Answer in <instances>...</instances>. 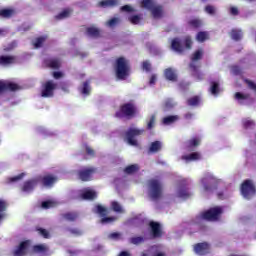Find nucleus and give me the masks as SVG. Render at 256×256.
Returning a JSON list of instances; mask_svg holds the SVG:
<instances>
[{
	"instance_id": "nucleus-1",
	"label": "nucleus",
	"mask_w": 256,
	"mask_h": 256,
	"mask_svg": "<svg viewBox=\"0 0 256 256\" xmlns=\"http://www.w3.org/2000/svg\"><path fill=\"white\" fill-rule=\"evenodd\" d=\"M114 69L116 78L119 81H125L131 75V62L127 58L120 56L115 60Z\"/></svg>"
},
{
	"instance_id": "nucleus-2",
	"label": "nucleus",
	"mask_w": 256,
	"mask_h": 256,
	"mask_svg": "<svg viewBox=\"0 0 256 256\" xmlns=\"http://www.w3.org/2000/svg\"><path fill=\"white\" fill-rule=\"evenodd\" d=\"M139 109L133 102H128L120 105L118 111L115 112L114 117L117 119H133L137 117Z\"/></svg>"
},
{
	"instance_id": "nucleus-3",
	"label": "nucleus",
	"mask_w": 256,
	"mask_h": 256,
	"mask_svg": "<svg viewBox=\"0 0 256 256\" xmlns=\"http://www.w3.org/2000/svg\"><path fill=\"white\" fill-rule=\"evenodd\" d=\"M148 193L152 201H159L163 197V183L158 179L148 180Z\"/></svg>"
},
{
	"instance_id": "nucleus-4",
	"label": "nucleus",
	"mask_w": 256,
	"mask_h": 256,
	"mask_svg": "<svg viewBox=\"0 0 256 256\" xmlns=\"http://www.w3.org/2000/svg\"><path fill=\"white\" fill-rule=\"evenodd\" d=\"M240 191L244 199H253V197H255L256 195V187L255 184L253 183V180H244L240 186Z\"/></svg>"
},
{
	"instance_id": "nucleus-5",
	"label": "nucleus",
	"mask_w": 256,
	"mask_h": 256,
	"mask_svg": "<svg viewBox=\"0 0 256 256\" xmlns=\"http://www.w3.org/2000/svg\"><path fill=\"white\" fill-rule=\"evenodd\" d=\"M223 214V209L221 207L210 208L200 214L201 219L204 221H219V218Z\"/></svg>"
},
{
	"instance_id": "nucleus-6",
	"label": "nucleus",
	"mask_w": 256,
	"mask_h": 256,
	"mask_svg": "<svg viewBox=\"0 0 256 256\" xmlns=\"http://www.w3.org/2000/svg\"><path fill=\"white\" fill-rule=\"evenodd\" d=\"M95 173H97V168L93 166L83 167L77 171V177L80 181L88 182L93 180Z\"/></svg>"
},
{
	"instance_id": "nucleus-7",
	"label": "nucleus",
	"mask_w": 256,
	"mask_h": 256,
	"mask_svg": "<svg viewBox=\"0 0 256 256\" xmlns=\"http://www.w3.org/2000/svg\"><path fill=\"white\" fill-rule=\"evenodd\" d=\"M96 213H98V215L102 217L100 219L101 225H107L109 223L117 221V217H107V208L103 207L101 204L96 205Z\"/></svg>"
},
{
	"instance_id": "nucleus-8",
	"label": "nucleus",
	"mask_w": 256,
	"mask_h": 256,
	"mask_svg": "<svg viewBox=\"0 0 256 256\" xmlns=\"http://www.w3.org/2000/svg\"><path fill=\"white\" fill-rule=\"evenodd\" d=\"M55 89H57V85L53 80H48L43 84V88L41 90V97H53L55 94Z\"/></svg>"
},
{
	"instance_id": "nucleus-9",
	"label": "nucleus",
	"mask_w": 256,
	"mask_h": 256,
	"mask_svg": "<svg viewBox=\"0 0 256 256\" xmlns=\"http://www.w3.org/2000/svg\"><path fill=\"white\" fill-rule=\"evenodd\" d=\"M145 133V130L143 129H137V128H130L126 132V137L129 145L137 146V140H135V137H139V135H143Z\"/></svg>"
},
{
	"instance_id": "nucleus-10",
	"label": "nucleus",
	"mask_w": 256,
	"mask_h": 256,
	"mask_svg": "<svg viewBox=\"0 0 256 256\" xmlns=\"http://www.w3.org/2000/svg\"><path fill=\"white\" fill-rule=\"evenodd\" d=\"M31 247V240H25L20 242V244L13 251V256H27L29 249Z\"/></svg>"
},
{
	"instance_id": "nucleus-11",
	"label": "nucleus",
	"mask_w": 256,
	"mask_h": 256,
	"mask_svg": "<svg viewBox=\"0 0 256 256\" xmlns=\"http://www.w3.org/2000/svg\"><path fill=\"white\" fill-rule=\"evenodd\" d=\"M194 253L196 255L205 256L211 253V245L207 242H201L194 245Z\"/></svg>"
},
{
	"instance_id": "nucleus-12",
	"label": "nucleus",
	"mask_w": 256,
	"mask_h": 256,
	"mask_svg": "<svg viewBox=\"0 0 256 256\" xmlns=\"http://www.w3.org/2000/svg\"><path fill=\"white\" fill-rule=\"evenodd\" d=\"M149 227L151 229V235L153 239H159L163 237V229L161 228V224L159 222L151 221L149 223Z\"/></svg>"
},
{
	"instance_id": "nucleus-13",
	"label": "nucleus",
	"mask_w": 256,
	"mask_h": 256,
	"mask_svg": "<svg viewBox=\"0 0 256 256\" xmlns=\"http://www.w3.org/2000/svg\"><path fill=\"white\" fill-rule=\"evenodd\" d=\"M36 179H38V183H41L43 187H51L57 183V176L53 175L38 176Z\"/></svg>"
},
{
	"instance_id": "nucleus-14",
	"label": "nucleus",
	"mask_w": 256,
	"mask_h": 256,
	"mask_svg": "<svg viewBox=\"0 0 256 256\" xmlns=\"http://www.w3.org/2000/svg\"><path fill=\"white\" fill-rule=\"evenodd\" d=\"M37 185H39V179H37V177L27 180L22 186V191L24 193H31V191H33Z\"/></svg>"
},
{
	"instance_id": "nucleus-15",
	"label": "nucleus",
	"mask_w": 256,
	"mask_h": 256,
	"mask_svg": "<svg viewBox=\"0 0 256 256\" xmlns=\"http://www.w3.org/2000/svg\"><path fill=\"white\" fill-rule=\"evenodd\" d=\"M44 65L47 67V69H60L61 60L57 58H47L44 60Z\"/></svg>"
},
{
	"instance_id": "nucleus-16",
	"label": "nucleus",
	"mask_w": 256,
	"mask_h": 256,
	"mask_svg": "<svg viewBox=\"0 0 256 256\" xmlns=\"http://www.w3.org/2000/svg\"><path fill=\"white\" fill-rule=\"evenodd\" d=\"M171 49L172 51H175V53H183L185 51V47H183V44L181 43V39L174 38L171 41Z\"/></svg>"
},
{
	"instance_id": "nucleus-17",
	"label": "nucleus",
	"mask_w": 256,
	"mask_h": 256,
	"mask_svg": "<svg viewBox=\"0 0 256 256\" xmlns=\"http://www.w3.org/2000/svg\"><path fill=\"white\" fill-rule=\"evenodd\" d=\"M201 145V138L193 137L186 142V151H195L196 147Z\"/></svg>"
},
{
	"instance_id": "nucleus-18",
	"label": "nucleus",
	"mask_w": 256,
	"mask_h": 256,
	"mask_svg": "<svg viewBox=\"0 0 256 256\" xmlns=\"http://www.w3.org/2000/svg\"><path fill=\"white\" fill-rule=\"evenodd\" d=\"M16 62H17V57L15 56H5V55L0 56V65H2L3 67L7 65H13Z\"/></svg>"
},
{
	"instance_id": "nucleus-19",
	"label": "nucleus",
	"mask_w": 256,
	"mask_h": 256,
	"mask_svg": "<svg viewBox=\"0 0 256 256\" xmlns=\"http://www.w3.org/2000/svg\"><path fill=\"white\" fill-rule=\"evenodd\" d=\"M62 219H65V221H70L71 223H74V221H77L79 219V212H66L61 214Z\"/></svg>"
},
{
	"instance_id": "nucleus-20",
	"label": "nucleus",
	"mask_w": 256,
	"mask_h": 256,
	"mask_svg": "<svg viewBox=\"0 0 256 256\" xmlns=\"http://www.w3.org/2000/svg\"><path fill=\"white\" fill-rule=\"evenodd\" d=\"M182 161H186V163H189L191 161H199L201 159V153L199 152H192L187 155H183L181 157Z\"/></svg>"
},
{
	"instance_id": "nucleus-21",
	"label": "nucleus",
	"mask_w": 256,
	"mask_h": 256,
	"mask_svg": "<svg viewBox=\"0 0 256 256\" xmlns=\"http://www.w3.org/2000/svg\"><path fill=\"white\" fill-rule=\"evenodd\" d=\"M81 199L84 201H93L94 199H97V192L93 190H86L81 194Z\"/></svg>"
},
{
	"instance_id": "nucleus-22",
	"label": "nucleus",
	"mask_w": 256,
	"mask_h": 256,
	"mask_svg": "<svg viewBox=\"0 0 256 256\" xmlns=\"http://www.w3.org/2000/svg\"><path fill=\"white\" fill-rule=\"evenodd\" d=\"M177 196L180 199H189V197H191V192H189V188L186 186H180L177 192Z\"/></svg>"
},
{
	"instance_id": "nucleus-23",
	"label": "nucleus",
	"mask_w": 256,
	"mask_h": 256,
	"mask_svg": "<svg viewBox=\"0 0 256 256\" xmlns=\"http://www.w3.org/2000/svg\"><path fill=\"white\" fill-rule=\"evenodd\" d=\"M209 91H210L211 95H214V97H217V95H219V93H221V86H220L219 82H217V81L210 82Z\"/></svg>"
},
{
	"instance_id": "nucleus-24",
	"label": "nucleus",
	"mask_w": 256,
	"mask_h": 256,
	"mask_svg": "<svg viewBox=\"0 0 256 256\" xmlns=\"http://www.w3.org/2000/svg\"><path fill=\"white\" fill-rule=\"evenodd\" d=\"M189 68L191 69L193 76L196 77L198 81H203V73L199 71V68L195 63H190Z\"/></svg>"
},
{
	"instance_id": "nucleus-25",
	"label": "nucleus",
	"mask_w": 256,
	"mask_h": 256,
	"mask_svg": "<svg viewBox=\"0 0 256 256\" xmlns=\"http://www.w3.org/2000/svg\"><path fill=\"white\" fill-rule=\"evenodd\" d=\"M162 148H163V144L161 143V141L156 140L150 144L148 152L159 153V151H161Z\"/></svg>"
},
{
	"instance_id": "nucleus-26",
	"label": "nucleus",
	"mask_w": 256,
	"mask_h": 256,
	"mask_svg": "<svg viewBox=\"0 0 256 256\" xmlns=\"http://www.w3.org/2000/svg\"><path fill=\"white\" fill-rule=\"evenodd\" d=\"M164 77H166L167 81H177V74L172 68H167L164 70Z\"/></svg>"
},
{
	"instance_id": "nucleus-27",
	"label": "nucleus",
	"mask_w": 256,
	"mask_h": 256,
	"mask_svg": "<svg viewBox=\"0 0 256 256\" xmlns=\"http://www.w3.org/2000/svg\"><path fill=\"white\" fill-rule=\"evenodd\" d=\"M99 7H117L119 0H102L98 3Z\"/></svg>"
},
{
	"instance_id": "nucleus-28",
	"label": "nucleus",
	"mask_w": 256,
	"mask_h": 256,
	"mask_svg": "<svg viewBox=\"0 0 256 256\" xmlns=\"http://www.w3.org/2000/svg\"><path fill=\"white\" fill-rule=\"evenodd\" d=\"M179 121L178 115H170L163 118L162 123L163 125H173V123H177Z\"/></svg>"
},
{
	"instance_id": "nucleus-29",
	"label": "nucleus",
	"mask_w": 256,
	"mask_h": 256,
	"mask_svg": "<svg viewBox=\"0 0 256 256\" xmlns=\"http://www.w3.org/2000/svg\"><path fill=\"white\" fill-rule=\"evenodd\" d=\"M32 251L33 253L43 254L49 251V247H47L45 244H37L32 247Z\"/></svg>"
},
{
	"instance_id": "nucleus-30",
	"label": "nucleus",
	"mask_w": 256,
	"mask_h": 256,
	"mask_svg": "<svg viewBox=\"0 0 256 256\" xmlns=\"http://www.w3.org/2000/svg\"><path fill=\"white\" fill-rule=\"evenodd\" d=\"M80 93L84 95L85 97H88V95H91V85L89 80H86L82 84V88L80 89Z\"/></svg>"
},
{
	"instance_id": "nucleus-31",
	"label": "nucleus",
	"mask_w": 256,
	"mask_h": 256,
	"mask_svg": "<svg viewBox=\"0 0 256 256\" xmlns=\"http://www.w3.org/2000/svg\"><path fill=\"white\" fill-rule=\"evenodd\" d=\"M86 33L90 37H94V39H98V37H101V30L95 27H88L86 29Z\"/></svg>"
},
{
	"instance_id": "nucleus-32",
	"label": "nucleus",
	"mask_w": 256,
	"mask_h": 256,
	"mask_svg": "<svg viewBox=\"0 0 256 256\" xmlns=\"http://www.w3.org/2000/svg\"><path fill=\"white\" fill-rule=\"evenodd\" d=\"M71 13H73V10H71L70 8H66L58 15H56L55 19H57V21H61V19H67L68 17H71Z\"/></svg>"
},
{
	"instance_id": "nucleus-33",
	"label": "nucleus",
	"mask_w": 256,
	"mask_h": 256,
	"mask_svg": "<svg viewBox=\"0 0 256 256\" xmlns=\"http://www.w3.org/2000/svg\"><path fill=\"white\" fill-rule=\"evenodd\" d=\"M128 21L132 25H139L143 21V14H136L128 17Z\"/></svg>"
},
{
	"instance_id": "nucleus-34",
	"label": "nucleus",
	"mask_w": 256,
	"mask_h": 256,
	"mask_svg": "<svg viewBox=\"0 0 256 256\" xmlns=\"http://www.w3.org/2000/svg\"><path fill=\"white\" fill-rule=\"evenodd\" d=\"M203 49L200 48L198 50H196L192 55H191V61L192 63H195V61H201V59H203Z\"/></svg>"
},
{
	"instance_id": "nucleus-35",
	"label": "nucleus",
	"mask_w": 256,
	"mask_h": 256,
	"mask_svg": "<svg viewBox=\"0 0 256 256\" xmlns=\"http://www.w3.org/2000/svg\"><path fill=\"white\" fill-rule=\"evenodd\" d=\"M199 103H201V97L199 96H193L187 99V105L189 107H197L199 106Z\"/></svg>"
},
{
	"instance_id": "nucleus-36",
	"label": "nucleus",
	"mask_w": 256,
	"mask_h": 256,
	"mask_svg": "<svg viewBox=\"0 0 256 256\" xmlns=\"http://www.w3.org/2000/svg\"><path fill=\"white\" fill-rule=\"evenodd\" d=\"M207 39H209L208 32L200 31L196 35V41H198V43H205V41H207Z\"/></svg>"
},
{
	"instance_id": "nucleus-37",
	"label": "nucleus",
	"mask_w": 256,
	"mask_h": 256,
	"mask_svg": "<svg viewBox=\"0 0 256 256\" xmlns=\"http://www.w3.org/2000/svg\"><path fill=\"white\" fill-rule=\"evenodd\" d=\"M137 171H139V165L137 164H131L124 169V173H126V175H133L137 173Z\"/></svg>"
},
{
	"instance_id": "nucleus-38",
	"label": "nucleus",
	"mask_w": 256,
	"mask_h": 256,
	"mask_svg": "<svg viewBox=\"0 0 256 256\" xmlns=\"http://www.w3.org/2000/svg\"><path fill=\"white\" fill-rule=\"evenodd\" d=\"M150 11L155 19H159V17H161L163 15V7L162 6H154V7H152V9Z\"/></svg>"
},
{
	"instance_id": "nucleus-39",
	"label": "nucleus",
	"mask_w": 256,
	"mask_h": 256,
	"mask_svg": "<svg viewBox=\"0 0 256 256\" xmlns=\"http://www.w3.org/2000/svg\"><path fill=\"white\" fill-rule=\"evenodd\" d=\"M230 36L234 41H241L243 39V32L241 30L233 29Z\"/></svg>"
},
{
	"instance_id": "nucleus-40",
	"label": "nucleus",
	"mask_w": 256,
	"mask_h": 256,
	"mask_svg": "<svg viewBox=\"0 0 256 256\" xmlns=\"http://www.w3.org/2000/svg\"><path fill=\"white\" fill-rule=\"evenodd\" d=\"M234 98L237 100V101H247V100H253L251 98V94L247 93V94H243L241 92H236L235 95H234Z\"/></svg>"
},
{
	"instance_id": "nucleus-41",
	"label": "nucleus",
	"mask_w": 256,
	"mask_h": 256,
	"mask_svg": "<svg viewBox=\"0 0 256 256\" xmlns=\"http://www.w3.org/2000/svg\"><path fill=\"white\" fill-rule=\"evenodd\" d=\"M15 10L13 9H1L0 10V17H4L5 19H9L13 17Z\"/></svg>"
},
{
	"instance_id": "nucleus-42",
	"label": "nucleus",
	"mask_w": 256,
	"mask_h": 256,
	"mask_svg": "<svg viewBox=\"0 0 256 256\" xmlns=\"http://www.w3.org/2000/svg\"><path fill=\"white\" fill-rule=\"evenodd\" d=\"M129 242L132 245H141L143 243H145V237L143 236H135L129 239Z\"/></svg>"
},
{
	"instance_id": "nucleus-43",
	"label": "nucleus",
	"mask_w": 256,
	"mask_h": 256,
	"mask_svg": "<svg viewBox=\"0 0 256 256\" xmlns=\"http://www.w3.org/2000/svg\"><path fill=\"white\" fill-rule=\"evenodd\" d=\"M141 7H143L144 9H148V11H151V9L155 7V2L153 0H142Z\"/></svg>"
},
{
	"instance_id": "nucleus-44",
	"label": "nucleus",
	"mask_w": 256,
	"mask_h": 256,
	"mask_svg": "<svg viewBox=\"0 0 256 256\" xmlns=\"http://www.w3.org/2000/svg\"><path fill=\"white\" fill-rule=\"evenodd\" d=\"M163 107L164 111H170V109H173V107H175V102L173 101V99L167 98L164 101Z\"/></svg>"
},
{
	"instance_id": "nucleus-45",
	"label": "nucleus",
	"mask_w": 256,
	"mask_h": 256,
	"mask_svg": "<svg viewBox=\"0 0 256 256\" xmlns=\"http://www.w3.org/2000/svg\"><path fill=\"white\" fill-rule=\"evenodd\" d=\"M188 25L189 27H192V29H199V27H201L202 22L201 19H191L188 21Z\"/></svg>"
},
{
	"instance_id": "nucleus-46",
	"label": "nucleus",
	"mask_w": 256,
	"mask_h": 256,
	"mask_svg": "<svg viewBox=\"0 0 256 256\" xmlns=\"http://www.w3.org/2000/svg\"><path fill=\"white\" fill-rule=\"evenodd\" d=\"M205 13L207 15H216L217 14V8L214 5L208 4L204 8Z\"/></svg>"
},
{
	"instance_id": "nucleus-47",
	"label": "nucleus",
	"mask_w": 256,
	"mask_h": 256,
	"mask_svg": "<svg viewBox=\"0 0 256 256\" xmlns=\"http://www.w3.org/2000/svg\"><path fill=\"white\" fill-rule=\"evenodd\" d=\"M183 44L185 49H192L193 48V39L191 38V36H186L183 40Z\"/></svg>"
},
{
	"instance_id": "nucleus-48",
	"label": "nucleus",
	"mask_w": 256,
	"mask_h": 256,
	"mask_svg": "<svg viewBox=\"0 0 256 256\" xmlns=\"http://www.w3.org/2000/svg\"><path fill=\"white\" fill-rule=\"evenodd\" d=\"M20 87L17 83L6 82V91H19Z\"/></svg>"
},
{
	"instance_id": "nucleus-49",
	"label": "nucleus",
	"mask_w": 256,
	"mask_h": 256,
	"mask_svg": "<svg viewBox=\"0 0 256 256\" xmlns=\"http://www.w3.org/2000/svg\"><path fill=\"white\" fill-rule=\"evenodd\" d=\"M111 207L113 211H115V213H123V207H121V204H119V202L113 201L111 203Z\"/></svg>"
},
{
	"instance_id": "nucleus-50",
	"label": "nucleus",
	"mask_w": 256,
	"mask_h": 256,
	"mask_svg": "<svg viewBox=\"0 0 256 256\" xmlns=\"http://www.w3.org/2000/svg\"><path fill=\"white\" fill-rule=\"evenodd\" d=\"M37 231H38L39 235H41V237H43L44 239H49V237H51V235L49 234V231H47V229L37 228Z\"/></svg>"
},
{
	"instance_id": "nucleus-51",
	"label": "nucleus",
	"mask_w": 256,
	"mask_h": 256,
	"mask_svg": "<svg viewBox=\"0 0 256 256\" xmlns=\"http://www.w3.org/2000/svg\"><path fill=\"white\" fill-rule=\"evenodd\" d=\"M122 13H135L134 8L131 5H124L120 8Z\"/></svg>"
},
{
	"instance_id": "nucleus-52",
	"label": "nucleus",
	"mask_w": 256,
	"mask_h": 256,
	"mask_svg": "<svg viewBox=\"0 0 256 256\" xmlns=\"http://www.w3.org/2000/svg\"><path fill=\"white\" fill-rule=\"evenodd\" d=\"M255 126V122L253 120H249V119H244L243 120V127L244 129H249L251 127Z\"/></svg>"
},
{
	"instance_id": "nucleus-53",
	"label": "nucleus",
	"mask_w": 256,
	"mask_h": 256,
	"mask_svg": "<svg viewBox=\"0 0 256 256\" xmlns=\"http://www.w3.org/2000/svg\"><path fill=\"white\" fill-rule=\"evenodd\" d=\"M43 43H45V38L44 37H38L34 43V47L36 49H39V47H43Z\"/></svg>"
},
{
	"instance_id": "nucleus-54",
	"label": "nucleus",
	"mask_w": 256,
	"mask_h": 256,
	"mask_svg": "<svg viewBox=\"0 0 256 256\" xmlns=\"http://www.w3.org/2000/svg\"><path fill=\"white\" fill-rule=\"evenodd\" d=\"M142 69L143 71H146V73H150L151 71V62L149 60H146L142 63Z\"/></svg>"
},
{
	"instance_id": "nucleus-55",
	"label": "nucleus",
	"mask_w": 256,
	"mask_h": 256,
	"mask_svg": "<svg viewBox=\"0 0 256 256\" xmlns=\"http://www.w3.org/2000/svg\"><path fill=\"white\" fill-rule=\"evenodd\" d=\"M84 148H85V151H86V154L89 156V157H95V150L93 148H91L89 145H84Z\"/></svg>"
},
{
	"instance_id": "nucleus-56",
	"label": "nucleus",
	"mask_w": 256,
	"mask_h": 256,
	"mask_svg": "<svg viewBox=\"0 0 256 256\" xmlns=\"http://www.w3.org/2000/svg\"><path fill=\"white\" fill-rule=\"evenodd\" d=\"M155 119H156L155 114L151 115V117L147 123V129L151 130L153 127H155Z\"/></svg>"
},
{
	"instance_id": "nucleus-57",
	"label": "nucleus",
	"mask_w": 256,
	"mask_h": 256,
	"mask_svg": "<svg viewBox=\"0 0 256 256\" xmlns=\"http://www.w3.org/2000/svg\"><path fill=\"white\" fill-rule=\"evenodd\" d=\"M68 231L69 233H71L72 235H75L76 237H81V235H83V231L77 228H69Z\"/></svg>"
},
{
	"instance_id": "nucleus-58",
	"label": "nucleus",
	"mask_w": 256,
	"mask_h": 256,
	"mask_svg": "<svg viewBox=\"0 0 256 256\" xmlns=\"http://www.w3.org/2000/svg\"><path fill=\"white\" fill-rule=\"evenodd\" d=\"M55 203L53 201H44L41 204L42 209H51V207H54Z\"/></svg>"
},
{
	"instance_id": "nucleus-59",
	"label": "nucleus",
	"mask_w": 256,
	"mask_h": 256,
	"mask_svg": "<svg viewBox=\"0 0 256 256\" xmlns=\"http://www.w3.org/2000/svg\"><path fill=\"white\" fill-rule=\"evenodd\" d=\"M9 204H7V201L0 199V213H5L7 211V207Z\"/></svg>"
},
{
	"instance_id": "nucleus-60",
	"label": "nucleus",
	"mask_w": 256,
	"mask_h": 256,
	"mask_svg": "<svg viewBox=\"0 0 256 256\" xmlns=\"http://www.w3.org/2000/svg\"><path fill=\"white\" fill-rule=\"evenodd\" d=\"M24 177H25V173H21L17 176L11 177L10 182L15 183V181H21V179H23Z\"/></svg>"
},
{
	"instance_id": "nucleus-61",
	"label": "nucleus",
	"mask_w": 256,
	"mask_h": 256,
	"mask_svg": "<svg viewBox=\"0 0 256 256\" xmlns=\"http://www.w3.org/2000/svg\"><path fill=\"white\" fill-rule=\"evenodd\" d=\"M245 83L248 85L249 89H251L252 91H254V93H256V84H255V82H253L251 80H245Z\"/></svg>"
},
{
	"instance_id": "nucleus-62",
	"label": "nucleus",
	"mask_w": 256,
	"mask_h": 256,
	"mask_svg": "<svg viewBox=\"0 0 256 256\" xmlns=\"http://www.w3.org/2000/svg\"><path fill=\"white\" fill-rule=\"evenodd\" d=\"M119 23V18H111L108 22L107 25L108 27H115V25Z\"/></svg>"
},
{
	"instance_id": "nucleus-63",
	"label": "nucleus",
	"mask_w": 256,
	"mask_h": 256,
	"mask_svg": "<svg viewBox=\"0 0 256 256\" xmlns=\"http://www.w3.org/2000/svg\"><path fill=\"white\" fill-rule=\"evenodd\" d=\"M7 91V82L0 80V93Z\"/></svg>"
},
{
	"instance_id": "nucleus-64",
	"label": "nucleus",
	"mask_w": 256,
	"mask_h": 256,
	"mask_svg": "<svg viewBox=\"0 0 256 256\" xmlns=\"http://www.w3.org/2000/svg\"><path fill=\"white\" fill-rule=\"evenodd\" d=\"M232 73H233V75H241V73H242L241 67L233 66L232 67Z\"/></svg>"
}]
</instances>
